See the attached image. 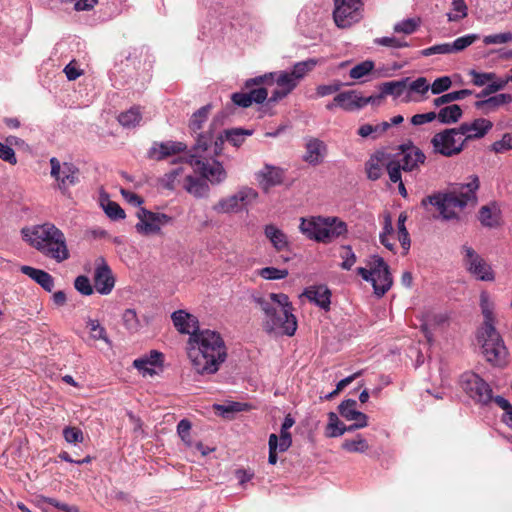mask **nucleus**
Returning a JSON list of instances; mask_svg holds the SVG:
<instances>
[{"label":"nucleus","instance_id":"4c0bfd02","mask_svg":"<svg viewBox=\"0 0 512 512\" xmlns=\"http://www.w3.org/2000/svg\"><path fill=\"white\" fill-rule=\"evenodd\" d=\"M341 447L351 453H365L370 448L367 440L361 435H357L355 439L344 440Z\"/></svg>","mask_w":512,"mask_h":512},{"label":"nucleus","instance_id":"a878e982","mask_svg":"<svg viewBox=\"0 0 512 512\" xmlns=\"http://www.w3.org/2000/svg\"><path fill=\"white\" fill-rule=\"evenodd\" d=\"M186 145L182 142H164L155 144L149 151L151 158L156 160H162L170 155L176 154L185 150Z\"/></svg>","mask_w":512,"mask_h":512},{"label":"nucleus","instance_id":"c9c22d12","mask_svg":"<svg viewBox=\"0 0 512 512\" xmlns=\"http://www.w3.org/2000/svg\"><path fill=\"white\" fill-rule=\"evenodd\" d=\"M463 111L457 104L448 105L436 113V118L442 124L456 123L462 117Z\"/></svg>","mask_w":512,"mask_h":512},{"label":"nucleus","instance_id":"c756f323","mask_svg":"<svg viewBox=\"0 0 512 512\" xmlns=\"http://www.w3.org/2000/svg\"><path fill=\"white\" fill-rule=\"evenodd\" d=\"M360 100H362V96L360 95V93L354 90L339 93L334 98V102H336L337 105L340 106L342 109L347 111L362 108V105H360Z\"/></svg>","mask_w":512,"mask_h":512},{"label":"nucleus","instance_id":"412c9836","mask_svg":"<svg viewBox=\"0 0 512 512\" xmlns=\"http://www.w3.org/2000/svg\"><path fill=\"white\" fill-rule=\"evenodd\" d=\"M256 180L260 187L267 192L271 187L283 182V170L279 167L267 164L257 172Z\"/></svg>","mask_w":512,"mask_h":512},{"label":"nucleus","instance_id":"69168bd1","mask_svg":"<svg viewBox=\"0 0 512 512\" xmlns=\"http://www.w3.org/2000/svg\"><path fill=\"white\" fill-rule=\"evenodd\" d=\"M190 430H191V423L187 419H182L178 425H177V432L178 435L181 437V439L185 442L186 445H191L190 440Z\"/></svg>","mask_w":512,"mask_h":512},{"label":"nucleus","instance_id":"6e6552de","mask_svg":"<svg viewBox=\"0 0 512 512\" xmlns=\"http://www.w3.org/2000/svg\"><path fill=\"white\" fill-rule=\"evenodd\" d=\"M357 273L367 282H371L374 293L384 296L393 284L388 264L378 255H373L367 262V267L357 268Z\"/></svg>","mask_w":512,"mask_h":512},{"label":"nucleus","instance_id":"aec40b11","mask_svg":"<svg viewBox=\"0 0 512 512\" xmlns=\"http://www.w3.org/2000/svg\"><path fill=\"white\" fill-rule=\"evenodd\" d=\"M467 390L471 397L476 398L479 402L487 404L492 400V389L489 384L476 374L467 376Z\"/></svg>","mask_w":512,"mask_h":512},{"label":"nucleus","instance_id":"13d9d810","mask_svg":"<svg viewBox=\"0 0 512 512\" xmlns=\"http://www.w3.org/2000/svg\"><path fill=\"white\" fill-rule=\"evenodd\" d=\"M183 170L184 169L182 167H179L165 174L161 179L163 187L169 190L174 189L176 186V180L182 174Z\"/></svg>","mask_w":512,"mask_h":512},{"label":"nucleus","instance_id":"2eb2a0df","mask_svg":"<svg viewBox=\"0 0 512 512\" xmlns=\"http://www.w3.org/2000/svg\"><path fill=\"white\" fill-rule=\"evenodd\" d=\"M274 82L278 87L284 89L288 94H290L299 84L289 71H280L277 73H267L248 79L245 83V86L246 88H251L254 85H272Z\"/></svg>","mask_w":512,"mask_h":512},{"label":"nucleus","instance_id":"338daca9","mask_svg":"<svg viewBox=\"0 0 512 512\" xmlns=\"http://www.w3.org/2000/svg\"><path fill=\"white\" fill-rule=\"evenodd\" d=\"M375 43L381 46L392 47V48H403L407 47L408 43L396 37H382L377 38Z\"/></svg>","mask_w":512,"mask_h":512},{"label":"nucleus","instance_id":"680f3d73","mask_svg":"<svg viewBox=\"0 0 512 512\" xmlns=\"http://www.w3.org/2000/svg\"><path fill=\"white\" fill-rule=\"evenodd\" d=\"M401 170L403 169L401 168L399 161L392 160L387 164V172L391 182L400 183V181H402Z\"/></svg>","mask_w":512,"mask_h":512},{"label":"nucleus","instance_id":"a19ab883","mask_svg":"<svg viewBox=\"0 0 512 512\" xmlns=\"http://www.w3.org/2000/svg\"><path fill=\"white\" fill-rule=\"evenodd\" d=\"M86 326L89 329L91 339L103 340L107 344L111 345V342L107 337L106 329L99 323L98 320L88 319Z\"/></svg>","mask_w":512,"mask_h":512},{"label":"nucleus","instance_id":"a18cd8bd","mask_svg":"<svg viewBox=\"0 0 512 512\" xmlns=\"http://www.w3.org/2000/svg\"><path fill=\"white\" fill-rule=\"evenodd\" d=\"M102 206L107 216L112 220H119L125 218V212L118 203L107 200L106 204L102 203Z\"/></svg>","mask_w":512,"mask_h":512},{"label":"nucleus","instance_id":"c03bdc74","mask_svg":"<svg viewBox=\"0 0 512 512\" xmlns=\"http://www.w3.org/2000/svg\"><path fill=\"white\" fill-rule=\"evenodd\" d=\"M258 274L266 280H279L288 276V270L278 269L275 267H264L259 270Z\"/></svg>","mask_w":512,"mask_h":512},{"label":"nucleus","instance_id":"2f4dec72","mask_svg":"<svg viewBox=\"0 0 512 512\" xmlns=\"http://www.w3.org/2000/svg\"><path fill=\"white\" fill-rule=\"evenodd\" d=\"M512 97L510 94H498L486 100L475 102V107L481 110L484 114H489L495 111L499 106L511 102Z\"/></svg>","mask_w":512,"mask_h":512},{"label":"nucleus","instance_id":"58836bf2","mask_svg":"<svg viewBox=\"0 0 512 512\" xmlns=\"http://www.w3.org/2000/svg\"><path fill=\"white\" fill-rule=\"evenodd\" d=\"M472 94L471 90L463 89L459 91L449 92L447 94L441 95L433 100V104L435 107H440L445 104L452 103L457 100L464 99L467 96Z\"/></svg>","mask_w":512,"mask_h":512},{"label":"nucleus","instance_id":"8fccbe9b","mask_svg":"<svg viewBox=\"0 0 512 512\" xmlns=\"http://www.w3.org/2000/svg\"><path fill=\"white\" fill-rule=\"evenodd\" d=\"M452 86V80L449 76H442L434 80L430 84L431 92L435 95L441 94L450 89Z\"/></svg>","mask_w":512,"mask_h":512},{"label":"nucleus","instance_id":"7c9ffc66","mask_svg":"<svg viewBox=\"0 0 512 512\" xmlns=\"http://www.w3.org/2000/svg\"><path fill=\"white\" fill-rule=\"evenodd\" d=\"M479 220L483 226L496 227L500 222V209L496 203L482 206L479 210Z\"/></svg>","mask_w":512,"mask_h":512},{"label":"nucleus","instance_id":"bb28decb","mask_svg":"<svg viewBox=\"0 0 512 512\" xmlns=\"http://www.w3.org/2000/svg\"><path fill=\"white\" fill-rule=\"evenodd\" d=\"M264 234L271 242L276 251H284L289 247L287 235L273 224H268L264 228Z\"/></svg>","mask_w":512,"mask_h":512},{"label":"nucleus","instance_id":"5fc2aeb1","mask_svg":"<svg viewBox=\"0 0 512 512\" xmlns=\"http://www.w3.org/2000/svg\"><path fill=\"white\" fill-rule=\"evenodd\" d=\"M470 76L472 77V82L474 85L476 86H484L486 84H490L494 81V79L496 78V74L495 73H479V72H476L475 70H472L470 71Z\"/></svg>","mask_w":512,"mask_h":512},{"label":"nucleus","instance_id":"4d7b16f0","mask_svg":"<svg viewBox=\"0 0 512 512\" xmlns=\"http://www.w3.org/2000/svg\"><path fill=\"white\" fill-rule=\"evenodd\" d=\"M366 172L370 180H378L382 175V167L377 158H371L366 163Z\"/></svg>","mask_w":512,"mask_h":512},{"label":"nucleus","instance_id":"6e6d98bb","mask_svg":"<svg viewBox=\"0 0 512 512\" xmlns=\"http://www.w3.org/2000/svg\"><path fill=\"white\" fill-rule=\"evenodd\" d=\"M75 289L82 295L89 296L93 293V287L87 276L80 275L74 281Z\"/></svg>","mask_w":512,"mask_h":512},{"label":"nucleus","instance_id":"423d86ee","mask_svg":"<svg viewBox=\"0 0 512 512\" xmlns=\"http://www.w3.org/2000/svg\"><path fill=\"white\" fill-rule=\"evenodd\" d=\"M212 139L211 131L198 135L197 143H195L192 149L193 153L189 156V164L205 180L209 181L212 185H218L226 179L227 173L219 161L213 160L210 162L204 157V153L208 151Z\"/></svg>","mask_w":512,"mask_h":512},{"label":"nucleus","instance_id":"cd10ccee","mask_svg":"<svg viewBox=\"0 0 512 512\" xmlns=\"http://www.w3.org/2000/svg\"><path fill=\"white\" fill-rule=\"evenodd\" d=\"M211 109L212 105L207 104L195 111L189 120V130L192 134L195 135L196 141L199 134L207 133V131L201 132V130L203 129L204 123H206L208 119Z\"/></svg>","mask_w":512,"mask_h":512},{"label":"nucleus","instance_id":"603ef678","mask_svg":"<svg viewBox=\"0 0 512 512\" xmlns=\"http://www.w3.org/2000/svg\"><path fill=\"white\" fill-rule=\"evenodd\" d=\"M495 153H504L512 149V133H505L502 138L495 141L491 146Z\"/></svg>","mask_w":512,"mask_h":512},{"label":"nucleus","instance_id":"37998d69","mask_svg":"<svg viewBox=\"0 0 512 512\" xmlns=\"http://www.w3.org/2000/svg\"><path fill=\"white\" fill-rule=\"evenodd\" d=\"M374 69V62L371 60L363 61L355 65L349 72L352 79H360L368 75Z\"/></svg>","mask_w":512,"mask_h":512},{"label":"nucleus","instance_id":"3c124183","mask_svg":"<svg viewBox=\"0 0 512 512\" xmlns=\"http://www.w3.org/2000/svg\"><path fill=\"white\" fill-rule=\"evenodd\" d=\"M122 318L128 330L137 331L140 328V322L134 309H126Z\"/></svg>","mask_w":512,"mask_h":512},{"label":"nucleus","instance_id":"4468645a","mask_svg":"<svg viewBox=\"0 0 512 512\" xmlns=\"http://www.w3.org/2000/svg\"><path fill=\"white\" fill-rule=\"evenodd\" d=\"M49 162L51 177L57 182L59 190L66 194L71 186L79 182V168L71 162H60L56 157Z\"/></svg>","mask_w":512,"mask_h":512},{"label":"nucleus","instance_id":"79ce46f5","mask_svg":"<svg viewBox=\"0 0 512 512\" xmlns=\"http://www.w3.org/2000/svg\"><path fill=\"white\" fill-rule=\"evenodd\" d=\"M224 133L225 139L236 147H239L244 142L245 136L252 134L250 130H244L240 128L226 130Z\"/></svg>","mask_w":512,"mask_h":512},{"label":"nucleus","instance_id":"7ed1b4c3","mask_svg":"<svg viewBox=\"0 0 512 512\" xmlns=\"http://www.w3.org/2000/svg\"><path fill=\"white\" fill-rule=\"evenodd\" d=\"M480 308L483 323L477 331V341L481 345L486 360L494 366H502L506 363L508 352L501 335L496 330L495 306L486 291L480 294Z\"/></svg>","mask_w":512,"mask_h":512},{"label":"nucleus","instance_id":"4be33fe9","mask_svg":"<svg viewBox=\"0 0 512 512\" xmlns=\"http://www.w3.org/2000/svg\"><path fill=\"white\" fill-rule=\"evenodd\" d=\"M171 318L175 328L181 334H189V336H191V333L200 329L197 318L184 310L173 312Z\"/></svg>","mask_w":512,"mask_h":512},{"label":"nucleus","instance_id":"bf43d9fd","mask_svg":"<svg viewBox=\"0 0 512 512\" xmlns=\"http://www.w3.org/2000/svg\"><path fill=\"white\" fill-rule=\"evenodd\" d=\"M216 125V120L214 119L212 123L209 126V129L207 132L211 131L213 135V139L211 143L209 144V147L213 144V154L215 156L219 155L222 152L224 141L226 140L222 134H219L218 136H215L214 134V127Z\"/></svg>","mask_w":512,"mask_h":512},{"label":"nucleus","instance_id":"20e7f679","mask_svg":"<svg viewBox=\"0 0 512 512\" xmlns=\"http://www.w3.org/2000/svg\"><path fill=\"white\" fill-rule=\"evenodd\" d=\"M21 234L30 246L58 263L70 257L64 233L50 222L24 227Z\"/></svg>","mask_w":512,"mask_h":512},{"label":"nucleus","instance_id":"b1692460","mask_svg":"<svg viewBox=\"0 0 512 512\" xmlns=\"http://www.w3.org/2000/svg\"><path fill=\"white\" fill-rule=\"evenodd\" d=\"M303 295L307 297L311 302H314L316 305H318L320 308L329 310L331 303V292L326 286L319 285L309 287L304 291Z\"/></svg>","mask_w":512,"mask_h":512},{"label":"nucleus","instance_id":"6ab92c4d","mask_svg":"<svg viewBox=\"0 0 512 512\" xmlns=\"http://www.w3.org/2000/svg\"><path fill=\"white\" fill-rule=\"evenodd\" d=\"M406 94L402 98V103L417 102L427 98V93L430 90V84L425 77H418L411 80L406 77Z\"/></svg>","mask_w":512,"mask_h":512},{"label":"nucleus","instance_id":"72a5a7b5","mask_svg":"<svg viewBox=\"0 0 512 512\" xmlns=\"http://www.w3.org/2000/svg\"><path fill=\"white\" fill-rule=\"evenodd\" d=\"M184 189L195 197H205L209 193V185L204 179L194 178L187 175L183 184Z\"/></svg>","mask_w":512,"mask_h":512},{"label":"nucleus","instance_id":"c85d7f7f","mask_svg":"<svg viewBox=\"0 0 512 512\" xmlns=\"http://www.w3.org/2000/svg\"><path fill=\"white\" fill-rule=\"evenodd\" d=\"M357 402L354 399H347L339 405V413L348 421L368 422V417L363 412L356 409Z\"/></svg>","mask_w":512,"mask_h":512},{"label":"nucleus","instance_id":"f257e3e1","mask_svg":"<svg viewBox=\"0 0 512 512\" xmlns=\"http://www.w3.org/2000/svg\"><path fill=\"white\" fill-rule=\"evenodd\" d=\"M186 351L194 371L215 374L227 358V349L221 335L214 330L199 329L189 336Z\"/></svg>","mask_w":512,"mask_h":512},{"label":"nucleus","instance_id":"a211bd4d","mask_svg":"<svg viewBox=\"0 0 512 512\" xmlns=\"http://www.w3.org/2000/svg\"><path fill=\"white\" fill-rule=\"evenodd\" d=\"M458 127L467 143L470 140L483 138L492 129L493 123L485 118H477L471 122H464Z\"/></svg>","mask_w":512,"mask_h":512},{"label":"nucleus","instance_id":"052dcab7","mask_svg":"<svg viewBox=\"0 0 512 512\" xmlns=\"http://www.w3.org/2000/svg\"><path fill=\"white\" fill-rule=\"evenodd\" d=\"M483 42L486 45L504 44V43L512 42V33L504 32V33H499V34H494V35H488V36L484 37Z\"/></svg>","mask_w":512,"mask_h":512},{"label":"nucleus","instance_id":"0e129e2a","mask_svg":"<svg viewBox=\"0 0 512 512\" xmlns=\"http://www.w3.org/2000/svg\"><path fill=\"white\" fill-rule=\"evenodd\" d=\"M341 258L343 259L341 267L344 270H350L356 262V255L354 254L350 246L343 247Z\"/></svg>","mask_w":512,"mask_h":512},{"label":"nucleus","instance_id":"9b49d317","mask_svg":"<svg viewBox=\"0 0 512 512\" xmlns=\"http://www.w3.org/2000/svg\"><path fill=\"white\" fill-rule=\"evenodd\" d=\"M333 19L337 27L349 28L362 19V0H334Z\"/></svg>","mask_w":512,"mask_h":512},{"label":"nucleus","instance_id":"f03ea898","mask_svg":"<svg viewBox=\"0 0 512 512\" xmlns=\"http://www.w3.org/2000/svg\"><path fill=\"white\" fill-rule=\"evenodd\" d=\"M256 307L263 313L262 327L267 333H280L293 336L297 330V320L292 303L284 293H269L254 296Z\"/></svg>","mask_w":512,"mask_h":512},{"label":"nucleus","instance_id":"9d476101","mask_svg":"<svg viewBox=\"0 0 512 512\" xmlns=\"http://www.w3.org/2000/svg\"><path fill=\"white\" fill-rule=\"evenodd\" d=\"M431 144L436 153L452 157L464 150L466 142L459 127H456L436 133L431 139Z\"/></svg>","mask_w":512,"mask_h":512},{"label":"nucleus","instance_id":"ea45409f","mask_svg":"<svg viewBox=\"0 0 512 512\" xmlns=\"http://www.w3.org/2000/svg\"><path fill=\"white\" fill-rule=\"evenodd\" d=\"M445 314H428L425 322L421 325V329L428 341L432 340L431 326H440L447 321Z\"/></svg>","mask_w":512,"mask_h":512},{"label":"nucleus","instance_id":"f8f14e48","mask_svg":"<svg viewBox=\"0 0 512 512\" xmlns=\"http://www.w3.org/2000/svg\"><path fill=\"white\" fill-rule=\"evenodd\" d=\"M466 270L480 281H493L495 274L491 266L469 245L461 247Z\"/></svg>","mask_w":512,"mask_h":512},{"label":"nucleus","instance_id":"393cba45","mask_svg":"<svg viewBox=\"0 0 512 512\" xmlns=\"http://www.w3.org/2000/svg\"><path fill=\"white\" fill-rule=\"evenodd\" d=\"M20 271L34 280L47 292L53 290L54 278L48 272L26 265L21 266Z\"/></svg>","mask_w":512,"mask_h":512},{"label":"nucleus","instance_id":"ddd939ff","mask_svg":"<svg viewBox=\"0 0 512 512\" xmlns=\"http://www.w3.org/2000/svg\"><path fill=\"white\" fill-rule=\"evenodd\" d=\"M138 223L135 225L136 231L141 235H154L161 231L163 226L172 222V217L159 212H152L146 208L140 207L136 212Z\"/></svg>","mask_w":512,"mask_h":512},{"label":"nucleus","instance_id":"473e14b6","mask_svg":"<svg viewBox=\"0 0 512 512\" xmlns=\"http://www.w3.org/2000/svg\"><path fill=\"white\" fill-rule=\"evenodd\" d=\"M406 82L405 78L383 82L379 85L380 91L386 96H392L394 99H399L402 102V98L406 94Z\"/></svg>","mask_w":512,"mask_h":512},{"label":"nucleus","instance_id":"09e8293b","mask_svg":"<svg viewBox=\"0 0 512 512\" xmlns=\"http://www.w3.org/2000/svg\"><path fill=\"white\" fill-rule=\"evenodd\" d=\"M452 7L456 13L447 15L449 21H459L467 16L468 8L464 0H452Z\"/></svg>","mask_w":512,"mask_h":512},{"label":"nucleus","instance_id":"864d4df0","mask_svg":"<svg viewBox=\"0 0 512 512\" xmlns=\"http://www.w3.org/2000/svg\"><path fill=\"white\" fill-rule=\"evenodd\" d=\"M246 406L247 404L232 402L227 405H215V409L221 416L228 417V415L231 413L244 411Z\"/></svg>","mask_w":512,"mask_h":512},{"label":"nucleus","instance_id":"f704fd0d","mask_svg":"<svg viewBox=\"0 0 512 512\" xmlns=\"http://www.w3.org/2000/svg\"><path fill=\"white\" fill-rule=\"evenodd\" d=\"M117 119L124 128H135L142 120L141 108L139 106H133L127 111L121 112Z\"/></svg>","mask_w":512,"mask_h":512},{"label":"nucleus","instance_id":"39448f33","mask_svg":"<svg viewBox=\"0 0 512 512\" xmlns=\"http://www.w3.org/2000/svg\"><path fill=\"white\" fill-rule=\"evenodd\" d=\"M479 188V179L476 175L471 176V181L454 187L447 193H436L422 199L421 205L427 207L433 205L440 212L445 220L457 218L456 209L462 210L468 204H476V191Z\"/></svg>","mask_w":512,"mask_h":512},{"label":"nucleus","instance_id":"e433bc0d","mask_svg":"<svg viewBox=\"0 0 512 512\" xmlns=\"http://www.w3.org/2000/svg\"><path fill=\"white\" fill-rule=\"evenodd\" d=\"M318 64V60L316 59H308L305 61L297 62L293 65L292 70L290 73L295 78V80L300 83L301 80L304 79V77L311 72L316 65Z\"/></svg>","mask_w":512,"mask_h":512},{"label":"nucleus","instance_id":"de8ad7c7","mask_svg":"<svg viewBox=\"0 0 512 512\" xmlns=\"http://www.w3.org/2000/svg\"><path fill=\"white\" fill-rule=\"evenodd\" d=\"M419 23H420L419 19H414V18L406 19V20H403V21L397 23L394 26V31L396 33H404V34L409 35L416 31V29L419 26Z\"/></svg>","mask_w":512,"mask_h":512},{"label":"nucleus","instance_id":"dca6fc26","mask_svg":"<svg viewBox=\"0 0 512 512\" xmlns=\"http://www.w3.org/2000/svg\"><path fill=\"white\" fill-rule=\"evenodd\" d=\"M95 264L96 268L93 276L94 287L101 295H108L115 285L112 271L103 257L97 258Z\"/></svg>","mask_w":512,"mask_h":512},{"label":"nucleus","instance_id":"e2e57ef3","mask_svg":"<svg viewBox=\"0 0 512 512\" xmlns=\"http://www.w3.org/2000/svg\"><path fill=\"white\" fill-rule=\"evenodd\" d=\"M450 43H443L431 46L429 48L423 49L421 51V55L428 57L434 54H451Z\"/></svg>","mask_w":512,"mask_h":512},{"label":"nucleus","instance_id":"49530a36","mask_svg":"<svg viewBox=\"0 0 512 512\" xmlns=\"http://www.w3.org/2000/svg\"><path fill=\"white\" fill-rule=\"evenodd\" d=\"M478 36L475 34L465 35L457 38L454 42L450 43L452 53L460 52L473 44Z\"/></svg>","mask_w":512,"mask_h":512},{"label":"nucleus","instance_id":"0eeeda50","mask_svg":"<svg viewBox=\"0 0 512 512\" xmlns=\"http://www.w3.org/2000/svg\"><path fill=\"white\" fill-rule=\"evenodd\" d=\"M300 231L307 238L322 243H330L347 233V225L337 217L301 218Z\"/></svg>","mask_w":512,"mask_h":512},{"label":"nucleus","instance_id":"774afa93","mask_svg":"<svg viewBox=\"0 0 512 512\" xmlns=\"http://www.w3.org/2000/svg\"><path fill=\"white\" fill-rule=\"evenodd\" d=\"M63 436L68 443H78L83 441V433L76 427H66L63 430Z\"/></svg>","mask_w":512,"mask_h":512},{"label":"nucleus","instance_id":"5701e85b","mask_svg":"<svg viewBox=\"0 0 512 512\" xmlns=\"http://www.w3.org/2000/svg\"><path fill=\"white\" fill-rule=\"evenodd\" d=\"M326 153V145L317 138H311L306 143V152L303 160L310 165H318L323 161Z\"/></svg>","mask_w":512,"mask_h":512},{"label":"nucleus","instance_id":"1a4fd4ad","mask_svg":"<svg viewBox=\"0 0 512 512\" xmlns=\"http://www.w3.org/2000/svg\"><path fill=\"white\" fill-rule=\"evenodd\" d=\"M258 192L248 186L239 188L234 194L222 197L213 206L217 214H238L247 211L258 199Z\"/></svg>","mask_w":512,"mask_h":512},{"label":"nucleus","instance_id":"f3484780","mask_svg":"<svg viewBox=\"0 0 512 512\" xmlns=\"http://www.w3.org/2000/svg\"><path fill=\"white\" fill-rule=\"evenodd\" d=\"M401 158L398 160L400 166L405 172H411L418 169L420 164L425 162L426 156L420 148L412 142L400 146Z\"/></svg>","mask_w":512,"mask_h":512}]
</instances>
